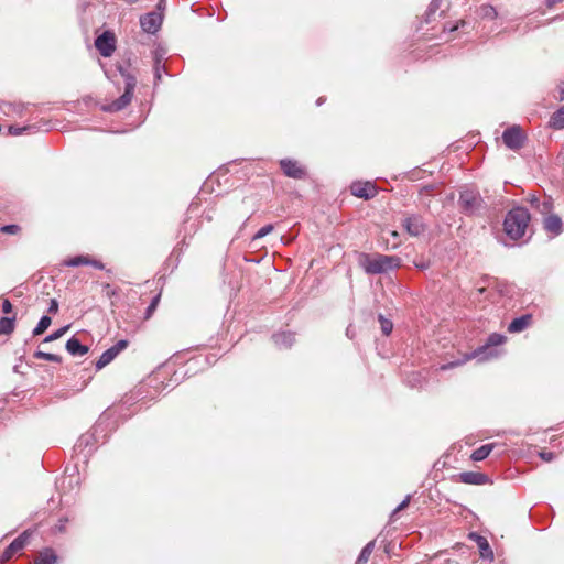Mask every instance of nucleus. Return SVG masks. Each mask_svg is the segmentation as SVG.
Listing matches in <instances>:
<instances>
[{
	"mask_svg": "<svg viewBox=\"0 0 564 564\" xmlns=\"http://www.w3.org/2000/svg\"><path fill=\"white\" fill-rule=\"evenodd\" d=\"M274 229L273 225L272 224H268L263 227H261L253 236L252 240H258V239H261L263 237H265L267 235H269L270 232H272V230Z\"/></svg>",
	"mask_w": 564,
	"mask_h": 564,
	"instance_id": "c9c22d12",
	"label": "nucleus"
},
{
	"mask_svg": "<svg viewBox=\"0 0 564 564\" xmlns=\"http://www.w3.org/2000/svg\"><path fill=\"white\" fill-rule=\"evenodd\" d=\"M15 317L0 318V335H10L14 330Z\"/></svg>",
	"mask_w": 564,
	"mask_h": 564,
	"instance_id": "393cba45",
	"label": "nucleus"
},
{
	"mask_svg": "<svg viewBox=\"0 0 564 564\" xmlns=\"http://www.w3.org/2000/svg\"><path fill=\"white\" fill-rule=\"evenodd\" d=\"M325 101V99L323 97H319L316 101V105L317 106H321L323 102Z\"/></svg>",
	"mask_w": 564,
	"mask_h": 564,
	"instance_id": "8fccbe9b",
	"label": "nucleus"
},
{
	"mask_svg": "<svg viewBox=\"0 0 564 564\" xmlns=\"http://www.w3.org/2000/svg\"><path fill=\"white\" fill-rule=\"evenodd\" d=\"M477 15L481 19L494 20L497 18L498 13L495 7L490 4H482L477 9Z\"/></svg>",
	"mask_w": 564,
	"mask_h": 564,
	"instance_id": "5701e85b",
	"label": "nucleus"
},
{
	"mask_svg": "<svg viewBox=\"0 0 564 564\" xmlns=\"http://www.w3.org/2000/svg\"><path fill=\"white\" fill-rule=\"evenodd\" d=\"M274 344L280 348H289L295 340V335L291 332H281L272 335Z\"/></svg>",
	"mask_w": 564,
	"mask_h": 564,
	"instance_id": "6ab92c4d",
	"label": "nucleus"
},
{
	"mask_svg": "<svg viewBox=\"0 0 564 564\" xmlns=\"http://www.w3.org/2000/svg\"><path fill=\"white\" fill-rule=\"evenodd\" d=\"M481 204L482 198L478 192L469 188L460 192L458 205L465 215H475L480 209Z\"/></svg>",
	"mask_w": 564,
	"mask_h": 564,
	"instance_id": "39448f33",
	"label": "nucleus"
},
{
	"mask_svg": "<svg viewBox=\"0 0 564 564\" xmlns=\"http://www.w3.org/2000/svg\"><path fill=\"white\" fill-rule=\"evenodd\" d=\"M477 535H479V534H478V533L473 532V533H470V534H469V538H470L471 540H474V541L477 543Z\"/></svg>",
	"mask_w": 564,
	"mask_h": 564,
	"instance_id": "09e8293b",
	"label": "nucleus"
},
{
	"mask_svg": "<svg viewBox=\"0 0 564 564\" xmlns=\"http://www.w3.org/2000/svg\"><path fill=\"white\" fill-rule=\"evenodd\" d=\"M530 203L532 206H534L538 210H540L542 214H546L549 213L551 209H552V202L551 199H545L543 200L541 204H540V200L539 198H536L535 196H532L530 198Z\"/></svg>",
	"mask_w": 564,
	"mask_h": 564,
	"instance_id": "a878e982",
	"label": "nucleus"
},
{
	"mask_svg": "<svg viewBox=\"0 0 564 564\" xmlns=\"http://www.w3.org/2000/svg\"><path fill=\"white\" fill-rule=\"evenodd\" d=\"M477 545L479 547L480 557L482 560H488V561L494 560V552L485 536L477 535Z\"/></svg>",
	"mask_w": 564,
	"mask_h": 564,
	"instance_id": "aec40b11",
	"label": "nucleus"
},
{
	"mask_svg": "<svg viewBox=\"0 0 564 564\" xmlns=\"http://www.w3.org/2000/svg\"><path fill=\"white\" fill-rule=\"evenodd\" d=\"M69 328V325H66V326H63L61 328H58L57 330H55L54 333L47 335L45 338H44V343H51V341H54L58 338H61L66 332L67 329Z\"/></svg>",
	"mask_w": 564,
	"mask_h": 564,
	"instance_id": "473e14b6",
	"label": "nucleus"
},
{
	"mask_svg": "<svg viewBox=\"0 0 564 564\" xmlns=\"http://www.w3.org/2000/svg\"><path fill=\"white\" fill-rule=\"evenodd\" d=\"M154 72L156 80H160L162 76L161 73L165 72V66L161 64V59L159 57L155 58Z\"/></svg>",
	"mask_w": 564,
	"mask_h": 564,
	"instance_id": "4c0bfd02",
	"label": "nucleus"
},
{
	"mask_svg": "<svg viewBox=\"0 0 564 564\" xmlns=\"http://www.w3.org/2000/svg\"><path fill=\"white\" fill-rule=\"evenodd\" d=\"M532 323V315L531 314H523L517 318H514L509 325H508V332L509 333H520L527 329Z\"/></svg>",
	"mask_w": 564,
	"mask_h": 564,
	"instance_id": "dca6fc26",
	"label": "nucleus"
},
{
	"mask_svg": "<svg viewBox=\"0 0 564 564\" xmlns=\"http://www.w3.org/2000/svg\"><path fill=\"white\" fill-rule=\"evenodd\" d=\"M390 235H391L394 239H397V238L399 237V234H398L397 231H394V230H393V231H390Z\"/></svg>",
	"mask_w": 564,
	"mask_h": 564,
	"instance_id": "3c124183",
	"label": "nucleus"
},
{
	"mask_svg": "<svg viewBox=\"0 0 564 564\" xmlns=\"http://www.w3.org/2000/svg\"><path fill=\"white\" fill-rule=\"evenodd\" d=\"M455 30H457V26H453V28L449 29L451 32H453Z\"/></svg>",
	"mask_w": 564,
	"mask_h": 564,
	"instance_id": "6e6d98bb",
	"label": "nucleus"
},
{
	"mask_svg": "<svg viewBox=\"0 0 564 564\" xmlns=\"http://www.w3.org/2000/svg\"><path fill=\"white\" fill-rule=\"evenodd\" d=\"M359 263L368 274H382L389 270L400 267L401 260L395 256L376 254L371 257L367 253H361Z\"/></svg>",
	"mask_w": 564,
	"mask_h": 564,
	"instance_id": "f03ea898",
	"label": "nucleus"
},
{
	"mask_svg": "<svg viewBox=\"0 0 564 564\" xmlns=\"http://www.w3.org/2000/svg\"><path fill=\"white\" fill-rule=\"evenodd\" d=\"M30 533L28 531L22 532L17 536L3 551L0 556V561H9L17 552L23 550L29 542Z\"/></svg>",
	"mask_w": 564,
	"mask_h": 564,
	"instance_id": "9d476101",
	"label": "nucleus"
},
{
	"mask_svg": "<svg viewBox=\"0 0 564 564\" xmlns=\"http://www.w3.org/2000/svg\"><path fill=\"white\" fill-rule=\"evenodd\" d=\"M350 192L356 197L370 199L377 195V187L371 182H354Z\"/></svg>",
	"mask_w": 564,
	"mask_h": 564,
	"instance_id": "f8f14e48",
	"label": "nucleus"
},
{
	"mask_svg": "<svg viewBox=\"0 0 564 564\" xmlns=\"http://www.w3.org/2000/svg\"><path fill=\"white\" fill-rule=\"evenodd\" d=\"M441 3H442V0H432L431 1V3L429 4L427 10L425 12L424 20H425L426 23H430L432 21L434 14L440 9Z\"/></svg>",
	"mask_w": 564,
	"mask_h": 564,
	"instance_id": "c756f323",
	"label": "nucleus"
},
{
	"mask_svg": "<svg viewBox=\"0 0 564 564\" xmlns=\"http://www.w3.org/2000/svg\"><path fill=\"white\" fill-rule=\"evenodd\" d=\"M557 95L555 96L558 100H564V83H560L557 85Z\"/></svg>",
	"mask_w": 564,
	"mask_h": 564,
	"instance_id": "c03bdc74",
	"label": "nucleus"
},
{
	"mask_svg": "<svg viewBox=\"0 0 564 564\" xmlns=\"http://www.w3.org/2000/svg\"><path fill=\"white\" fill-rule=\"evenodd\" d=\"M205 361L209 364L210 362L209 357H206Z\"/></svg>",
	"mask_w": 564,
	"mask_h": 564,
	"instance_id": "13d9d810",
	"label": "nucleus"
},
{
	"mask_svg": "<svg viewBox=\"0 0 564 564\" xmlns=\"http://www.w3.org/2000/svg\"><path fill=\"white\" fill-rule=\"evenodd\" d=\"M562 0H545V4L547 8H553L555 4L560 3Z\"/></svg>",
	"mask_w": 564,
	"mask_h": 564,
	"instance_id": "49530a36",
	"label": "nucleus"
},
{
	"mask_svg": "<svg viewBox=\"0 0 564 564\" xmlns=\"http://www.w3.org/2000/svg\"><path fill=\"white\" fill-rule=\"evenodd\" d=\"M399 246V242H394L392 248H397Z\"/></svg>",
	"mask_w": 564,
	"mask_h": 564,
	"instance_id": "4d7b16f0",
	"label": "nucleus"
},
{
	"mask_svg": "<svg viewBox=\"0 0 564 564\" xmlns=\"http://www.w3.org/2000/svg\"><path fill=\"white\" fill-rule=\"evenodd\" d=\"M128 347V340L120 339L113 346L106 349L99 359L96 361L95 367L97 370L102 369L110 364L123 349Z\"/></svg>",
	"mask_w": 564,
	"mask_h": 564,
	"instance_id": "0eeeda50",
	"label": "nucleus"
},
{
	"mask_svg": "<svg viewBox=\"0 0 564 564\" xmlns=\"http://www.w3.org/2000/svg\"><path fill=\"white\" fill-rule=\"evenodd\" d=\"M199 361H200V360L197 358V359H194V360H193V364H197V365H198V364H199Z\"/></svg>",
	"mask_w": 564,
	"mask_h": 564,
	"instance_id": "5fc2aeb1",
	"label": "nucleus"
},
{
	"mask_svg": "<svg viewBox=\"0 0 564 564\" xmlns=\"http://www.w3.org/2000/svg\"><path fill=\"white\" fill-rule=\"evenodd\" d=\"M376 542H368L361 550L359 556L357 557L356 564H366L375 550Z\"/></svg>",
	"mask_w": 564,
	"mask_h": 564,
	"instance_id": "b1692460",
	"label": "nucleus"
},
{
	"mask_svg": "<svg viewBox=\"0 0 564 564\" xmlns=\"http://www.w3.org/2000/svg\"><path fill=\"white\" fill-rule=\"evenodd\" d=\"M34 358L52 362H62V357L59 355L45 352L42 350H36L34 352Z\"/></svg>",
	"mask_w": 564,
	"mask_h": 564,
	"instance_id": "c85d7f7f",
	"label": "nucleus"
},
{
	"mask_svg": "<svg viewBox=\"0 0 564 564\" xmlns=\"http://www.w3.org/2000/svg\"><path fill=\"white\" fill-rule=\"evenodd\" d=\"M544 229L552 236H558L563 231L562 219L557 215H550L544 219Z\"/></svg>",
	"mask_w": 564,
	"mask_h": 564,
	"instance_id": "2eb2a0df",
	"label": "nucleus"
},
{
	"mask_svg": "<svg viewBox=\"0 0 564 564\" xmlns=\"http://www.w3.org/2000/svg\"><path fill=\"white\" fill-rule=\"evenodd\" d=\"M88 264L96 268V269H99V270H102L105 268L104 263L98 261V260H88Z\"/></svg>",
	"mask_w": 564,
	"mask_h": 564,
	"instance_id": "a18cd8bd",
	"label": "nucleus"
},
{
	"mask_svg": "<svg viewBox=\"0 0 564 564\" xmlns=\"http://www.w3.org/2000/svg\"><path fill=\"white\" fill-rule=\"evenodd\" d=\"M159 302H160V294L155 295L152 299V301L149 304V306L147 307L145 313H144V318L145 319H149L153 315L154 311L158 307Z\"/></svg>",
	"mask_w": 564,
	"mask_h": 564,
	"instance_id": "72a5a7b5",
	"label": "nucleus"
},
{
	"mask_svg": "<svg viewBox=\"0 0 564 564\" xmlns=\"http://www.w3.org/2000/svg\"><path fill=\"white\" fill-rule=\"evenodd\" d=\"M280 166L283 173L291 178L303 180L306 176L305 169L295 160L282 159Z\"/></svg>",
	"mask_w": 564,
	"mask_h": 564,
	"instance_id": "9b49d317",
	"label": "nucleus"
},
{
	"mask_svg": "<svg viewBox=\"0 0 564 564\" xmlns=\"http://www.w3.org/2000/svg\"><path fill=\"white\" fill-rule=\"evenodd\" d=\"M502 141L511 150H519L523 147L525 135L519 126H512L502 133Z\"/></svg>",
	"mask_w": 564,
	"mask_h": 564,
	"instance_id": "423d86ee",
	"label": "nucleus"
},
{
	"mask_svg": "<svg viewBox=\"0 0 564 564\" xmlns=\"http://www.w3.org/2000/svg\"><path fill=\"white\" fill-rule=\"evenodd\" d=\"M122 77L124 78V91L123 94L117 98L116 100L105 104L100 106V109L104 112H118L124 109L132 100L134 88L137 85V79L131 74L123 70L122 67L119 68Z\"/></svg>",
	"mask_w": 564,
	"mask_h": 564,
	"instance_id": "7ed1b4c3",
	"label": "nucleus"
},
{
	"mask_svg": "<svg viewBox=\"0 0 564 564\" xmlns=\"http://www.w3.org/2000/svg\"><path fill=\"white\" fill-rule=\"evenodd\" d=\"M494 446H495L494 444H485V445L478 447L477 449H475L471 453L470 458L474 462H481V460H484L485 458H487L489 456V454L494 449Z\"/></svg>",
	"mask_w": 564,
	"mask_h": 564,
	"instance_id": "412c9836",
	"label": "nucleus"
},
{
	"mask_svg": "<svg viewBox=\"0 0 564 564\" xmlns=\"http://www.w3.org/2000/svg\"><path fill=\"white\" fill-rule=\"evenodd\" d=\"M8 131H9V134H11V135H21L23 133L34 132L35 126L29 124V126L20 127V126L11 124L8 128Z\"/></svg>",
	"mask_w": 564,
	"mask_h": 564,
	"instance_id": "cd10ccee",
	"label": "nucleus"
},
{
	"mask_svg": "<svg viewBox=\"0 0 564 564\" xmlns=\"http://www.w3.org/2000/svg\"><path fill=\"white\" fill-rule=\"evenodd\" d=\"M95 45L104 57H109L116 50L115 35L111 32L106 31L96 39Z\"/></svg>",
	"mask_w": 564,
	"mask_h": 564,
	"instance_id": "1a4fd4ad",
	"label": "nucleus"
},
{
	"mask_svg": "<svg viewBox=\"0 0 564 564\" xmlns=\"http://www.w3.org/2000/svg\"><path fill=\"white\" fill-rule=\"evenodd\" d=\"M379 323L383 335L388 336L393 329V323L386 318L382 314L379 315Z\"/></svg>",
	"mask_w": 564,
	"mask_h": 564,
	"instance_id": "2f4dec72",
	"label": "nucleus"
},
{
	"mask_svg": "<svg viewBox=\"0 0 564 564\" xmlns=\"http://www.w3.org/2000/svg\"><path fill=\"white\" fill-rule=\"evenodd\" d=\"M413 263H414L415 268H417L419 270H426L431 265V262L429 260H424V259L414 260Z\"/></svg>",
	"mask_w": 564,
	"mask_h": 564,
	"instance_id": "ea45409f",
	"label": "nucleus"
},
{
	"mask_svg": "<svg viewBox=\"0 0 564 564\" xmlns=\"http://www.w3.org/2000/svg\"><path fill=\"white\" fill-rule=\"evenodd\" d=\"M66 350L72 356H84L88 352V347L83 345L77 337L73 336L66 343Z\"/></svg>",
	"mask_w": 564,
	"mask_h": 564,
	"instance_id": "a211bd4d",
	"label": "nucleus"
},
{
	"mask_svg": "<svg viewBox=\"0 0 564 564\" xmlns=\"http://www.w3.org/2000/svg\"><path fill=\"white\" fill-rule=\"evenodd\" d=\"M58 556L52 547H44L41 550L33 564H57Z\"/></svg>",
	"mask_w": 564,
	"mask_h": 564,
	"instance_id": "f3484780",
	"label": "nucleus"
},
{
	"mask_svg": "<svg viewBox=\"0 0 564 564\" xmlns=\"http://www.w3.org/2000/svg\"><path fill=\"white\" fill-rule=\"evenodd\" d=\"M1 307L4 314H9L12 312V304L8 299L3 300Z\"/></svg>",
	"mask_w": 564,
	"mask_h": 564,
	"instance_id": "37998d69",
	"label": "nucleus"
},
{
	"mask_svg": "<svg viewBox=\"0 0 564 564\" xmlns=\"http://www.w3.org/2000/svg\"><path fill=\"white\" fill-rule=\"evenodd\" d=\"M163 22V17L156 11L148 12L140 18L142 30L149 34H155Z\"/></svg>",
	"mask_w": 564,
	"mask_h": 564,
	"instance_id": "6e6552de",
	"label": "nucleus"
},
{
	"mask_svg": "<svg viewBox=\"0 0 564 564\" xmlns=\"http://www.w3.org/2000/svg\"><path fill=\"white\" fill-rule=\"evenodd\" d=\"M507 337L499 333H492L488 336L486 343L476 348L470 357L477 358L479 361H487L494 358H498L502 349L499 348L506 341Z\"/></svg>",
	"mask_w": 564,
	"mask_h": 564,
	"instance_id": "20e7f679",
	"label": "nucleus"
},
{
	"mask_svg": "<svg viewBox=\"0 0 564 564\" xmlns=\"http://www.w3.org/2000/svg\"><path fill=\"white\" fill-rule=\"evenodd\" d=\"M21 231V227L15 224L3 225L0 227V232L7 235H17Z\"/></svg>",
	"mask_w": 564,
	"mask_h": 564,
	"instance_id": "f704fd0d",
	"label": "nucleus"
},
{
	"mask_svg": "<svg viewBox=\"0 0 564 564\" xmlns=\"http://www.w3.org/2000/svg\"><path fill=\"white\" fill-rule=\"evenodd\" d=\"M405 231L412 237H419L425 231V224L421 216L411 215L406 217L402 223Z\"/></svg>",
	"mask_w": 564,
	"mask_h": 564,
	"instance_id": "ddd939ff",
	"label": "nucleus"
},
{
	"mask_svg": "<svg viewBox=\"0 0 564 564\" xmlns=\"http://www.w3.org/2000/svg\"><path fill=\"white\" fill-rule=\"evenodd\" d=\"M165 2L166 0H159L156 8L158 10H164L165 9Z\"/></svg>",
	"mask_w": 564,
	"mask_h": 564,
	"instance_id": "de8ad7c7",
	"label": "nucleus"
},
{
	"mask_svg": "<svg viewBox=\"0 0 564 564\" xmlns=\"http://www.w3.org/2000/svg\"><path fill=\"white\" fill-rule=\"evenodd\" d=\"M94 436L91 434L82 435L75 444L76 451H84L93 442Z\"/></svg>",
	"mask_w": 564,
	"mask_h": 564,
	"instance_id": "7c9ffc66",
	"label": "nucleus"
},
{
	"mask_svg": "<svg viewBox=\"0 0 564 564\" xmlns=\"http://www.w3.org/2000/svg\"><path fill=\"white\" fill-rule=\"evenodd\" d=\"M51 323L52 318L48 315L42 316L32 332L33 336L43 334L50 327Z\"/></svg>",
	"mask_w": 564,
	"mask_h": 564,
	"instance_id": "bb28decb",
	"label": "nucleus"
},
{
	"mask_svg": "<svg viewBox=\"0 0 564 564\" xmlns=\"http://www.w3.org/2000/svg\"><path fill=\"white\" fill-rule=\"evenodd\" d=\"M410 499H411V496H406L398 506L397 508L392 511V514L391 517L395 516L398 512H400L401 510L405 509L408 506H409V502H410Z\"/></svg>",
	"mask_w": 564,
	"mask_h": 564,
	"instance_id": "58836bf2",
	"label": "nucleus"
},
{
	"mask_svg": "<svg viewBox=\"0 0 564 564\" xmlns=\"http://www.w3.org/2000/svg\"><path fill=\"white\" fill-rule=\"evenodd\" d=\"M458 478L462 482L468 485H485L489 482V477L478 471H464L458 475Z\"/></svg>",
	"mask_w": 564,
	"mask_h": 564,
	"instance_id": "4468645a",
	"label": "nucleus"
},
{
	"mask_svg": "<svg viewBox=\"0 0 564 564\" xmlns=\"http://www.w3.org/2000/svg\"><path fill=\"white\" fill-rule=\"evenodd\" d=\"M57 312H58V302H57V300H56V299H52V300L50 301V306H48V308H47V313H48V314H53V315H54V314H56Z\"/></svg>",
	"mask_w": 564,
	"mask_h": 564,
	"instance_id": "a19ab883",
	"label": "nucleus"
},
{
	"mask_svg": "<svg viewBox=\"0 0 564 564\" xmlns=\"http://www.w3.org/2000/svg\"><path fill=\"white\" fill-rule=\"evenodd\" d=\"M540 457L545 462H551L555 458V454L553 452H541Z\"/></svg>",
	"mask_w": 564,
	"mask_h": 564,
	"instance_id": "79ce46f5",
	"label": "nucleus"
},
{
	"mask_svg": "<svg viewBox=\"0 0 564 564\" xmlns=\"http://www.w3.org/2000/svg\"><path fill=\"white\" fill-rule=\"evenodd\" d=\"M124 1H126V2H128V3H135V2H138L139 0H124Z\"/></svg>",
	"mask_w": 564,
	"mask_h": 564,
	"instance_id": "603ef678",
	"label": "nucleus"
},
{
	"mask_svg": "<svg viewBox=\"0 0 564 564\" xmlns=\"http://www.w3.org/2000/svg\"><path fill=\"white\" fill-rule=\"evenodd\" d=\"M88 260H89V258H87V257L78 256V257L70 259L67 262V264L70 267H78V265H83V264H88Z\"/></svg>",
	"mask_w": 564,
	"mask_h": 564,
	"instance_id": "e433bc0d",
	"label": "nucleus"
},
{
	"mask_svg": "<svg viewBox=\"0 0 564 564\" xmlns=\"http://www.w3.org/2000/svg\"><path fill=\"white\" fill-rule=\"evenodd\" d=\"M550 127L555 130L564 129V105L551 116Z\"/></svg>",
	"mask_w": 564,
	"mask_h": 564,
	"instance_id": "4be33fe9",
	"label": "nucleus"
},
{
	"mask_svg": "<svg viewBox=\"0 0 564 564\" xmlns=\"http://www.w3.org/2000/svg\"><path fill=\"white\" fill-rule=\"evenodd\" d=\"M531 215L524 207H513L510 209L503 220V230L511 240H519L524 237L528 229Z\"/></svg>",
	"mask_w": 564,
	"mask_h": 564,
	"instance_id": "f257e3e1",
	"label": "nucleus"
},
{
	"mask_svg": "<svg viewBox=\"0 0 564 564\" xmlns=\"http://www.w3.org/2000/svg\"><path fill=\"white\" fill-rule=\"evenodd\" d=\"M485 291H486V289H485V288H480V289H478L479 294H482Z\"/></svg>",
	"mask_w": 564,
	"mask_h": 564,
	"instance_id": "864d4df0",
	"label": "nucleus"
}]
</instances>
